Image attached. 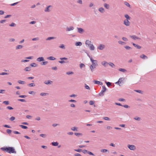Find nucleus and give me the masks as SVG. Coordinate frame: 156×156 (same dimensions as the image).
I'll use <instances>...</instances> for the list:
<instances>
[{
  "instance_id": "1",
  "label": "nucleus",
  "mask_w": 156,
  "mask_h": 156,
  "mask_svg": "<svg viewBox=\"0 0 156 156\" xmlns=\"http://www.w3.org/2000/svg\"><path fill=\"white\" fill-rule=\"evenodd\" d=\"M1 150L2 151H5L6 152L9 153H16V151L15 150L14 148L12 147H3L1 148Z\"/></svg>"
},
{
  "instance_id": "2",
  "label": "nucleus",
  "mask_w": 156,
  "mask_h": 156,
  "mask_svg": "<svg viewBox=\"0 0 156 156\" xmlns=\"http://www.w3.org/2000/svg\"><path fill=\"white\" fill-rule=\"evenodd\" d=\"M87 55L90 58V60L92 63V65L93 66H98V61L97 60H94L92 58L90 57V56L88 54H87Z\"/></svg>"
},
{
  "instance_id": "3",
  "label": "nucleus",
  "mask_w": 156,
  "mask_h": 156,
  "mask_svg": "<svg viewBox=\"0 0 156 156\" xmlns=\"http://www.w3.org/2000/svg\"><path fill=\"white\" fill-rule=\"evenodd\" d=\"M53 9V6L49 5L47 6L45 9L44 11L45 12H49Z\"/></svg>"
},
{
  "instance_id": "4",
  "label": "nucleus",
  "mask_w": 156,
  "mask_h": 156,
  "mask_svg": "<svg viewBox=\"0 0 156 156\" xmlns=\"http://www.w3.org/2000/svg\"><path fill=\"white\" fill-rule=\"evenodd\" d=\"M106 88L105 86H102V90L99 93V95L100 96H102L104 95V93L106 91Z\"/></svg>"
},
{
  "instance_id": "5",
  "label": "nucleus",
  "mask_w": 156,
  "mask_h": 156,
  "mask_svg": "<svg viewBox=\"0 0 156 156\" xmlns=\"http://www.w3.org/2000/svg\"><path fill=\"white\" fill-rule=\"evenodd\" d=\"M127 147L131 150H134L136 149V147L134 145L128 144Z\"/></svg>"
},
{
  "instance_id": "6",
  "label": "nucleus",
  "mask_w": 156,
  "mask_h": 156,
  "mask_svg": "<svg viewBox=\"0 0 156 156\" xmlns=\"http://www.w3.org/2000/svg\"><path fill=\"white\" fill-rule=\"evenodd\" d=\"M105 48V45L104 44H101L99 46L97 47V49L100 50H102Z\"/></svg>"
},
{
  "instance_id": "7",
  "label": "nucleus",
  "mask_w": 156,
  "mask_h": 156,
  "mask_svg": "<svg viewBox=\"0 0 156 156\" xmlns=\"http://www.w3.org/2000/svg\"><path fill=\"white\" fill-rule=\"evenodd\" d=\"M124 24L126 26H129L130 24V22L127 20L124 21Z\"/></svg>"
},
{
  "instance_id": "8",
  "label": "nucleus",
  "mask_w": 156,
  "mask_h": 156,
  "mask_svg": "<svg viewBox=\"0 0 156 156\" xmlns=\"http://www.w3.org/2000/svg\"><path fill=\"white\" fill-rule=\"evenodd\" d=\"M78 32L80 34H83L84 32V30L83 29L81 28H77Z\"/></svg>"
},
{
  "instance_id": "9",
  "label": "nucleus",
  "mask_w": 156,
  "mask_h": 156,
  "mask_svg": "<svg viewBox=\"0 0 156 156\" xmlns=\"http://www.w3.org/2000/svg\"><path fill=\"white\" fill-rule=\"evenodd\" d=\"M66 31H70L71 30H73L74 29V28L73 27L70 26L69 27H66Z\"/></svg>"
},
{
  "instance_id": "10",
  "label": "nucleus",
  "mask_w": 156,
  "mask_h": 156,
  "mask_svg": "<svg viewBox=\"0 0 156 156\" xmlns=\"http://www.w3.org/2000/svg\"><path fill=\"white\" fill-rule=\"evenodd\" d=\"M37 61L38 62H41V61H43L44 60V58L43 57H41L38 58H37Z\"/></svg>"
},
{
  "instance_id": "11",
  "label": "nucleus",
  "mask_w": 156,
  "mask_h": 156,
  "mask_svg": "<svg viewBox=\"0 0 156 156\" xmlns=\"http://www.w3.org/2000/svg\"><path fill=\"white\" fill-rule=\"evenodd\" d=\"M89 48L90 50L93 51L95 49V47L92 44H91L89 45Z\"/></svg>"
},
{
  "instance_id": "12",
  "label": "nucleus",
  "mask_w": 156,
  "mask_h": 156,
  "mask_svg": "<svg viewBox=\"0 0 156 156\" xmlns=\"http://www.w3.org/2000/svg\"><path fill=\"white\" fill-rule=\"evenodd\" d=\"M98 11L101 13H103L105 12L104 9L103 7H100L98 9Z\"/></svg>"
},
{
  "instance_id": "13",
  "label": "nucleus",
  "mask_w": 156,
  "mask_h": 156,
  "mask_svg": "<svg viewBox=\"0 0 156 156\" xmlns=\"http://www.w3.org/2000/svg\"><path fill=\"white\" fill-rule=\"evenodd\" d=\"M23 47V46L21 45H17L16 47V49L18 50L19 49H22Z\"/></svg>"
},
{
  "instance_id": "14",
  "label": "nucleus",
  "mask_w": 156,
  "mask_h": 156,
  "mask_svg": "<svg viewBox=\"0 0 156 156\" xmlns=\"http://www.w3.org/2000/svg\"><path fill=\"white\" fill-rule=\"evenodd\" d=\"M130 37L134 40H136V39H140V38L138 37L135 35L130 36Z\"/></svg>"
},
{
  "instance_id": "15",
  "label": "nucleus",
  "mask_w": 156,
  "mask_h": 156,
  "mask_svg": "<svg viewBox=\"0 0 156 156\" xmlns=\"http://www.w3.org/2000/svg\"><path fill=\"white\" fill-rule=\"evenodd\" d=\"M140 57L141 58H142L144 59H147L148 58L144 54H142V55H141L140 56Z\"/></svg>"
},
{
  "instance_id": "16",
  "label": "nucleus",
  "mask_w": 156,
  "mask_h": 156,
  "mask_svg": "<svg viewBox=\"0 0 156 156\" xmlns=\"http://www.w3.org/2000/svg\"><path fill=\"white\" fill-rule=\"evenodd\" d=\"M91 41L89 40H87L85 42V44L87 45L88 46H89V45L91 44Z\"/></svg>"
},
{
  "instance_id": "17",
  "label": "nucleus",
  "mask_w": 156,
  "mask_h": 156,
  "mask_svg": "<svg viewBox=\"0 0 156 156\" xmlns=\"http://www.w3.org/2000/svg\"><path fill=\"white\" fill-rule=\"evenodd\" d=\"M31 68L30 67H26L24 69V70L25 71H30L31 70Z\"/></svg>"
},
{
  "instance_id": "18",
  "label": "nucleus",
  "mask_w": 156,
  "mask_h": 156,
  "mask_svg": "<svg viewBox=\"0 0 156 156\" xmlns=\"http://www.w3.org/2000/svg\"><path fill=\"white\" fill-rule=\"evenodd\" d=\"M94 82V83L95 84H98L100 85H102L103 84V83L102 82L99 81H98L97 80H95Z\"/></svg>"
},
{
  "instance_id": "19",
  "label": "nucleus",
  "mask_w": 156,
  "mask_h": 156,
  "mask_svg": "<svg viewBox=\"0 0 156 156\" xmlns=\"http://www.w3.org/2000/svg\"><path fill=\"white\" fill-rule=\"evenodd\" d=\"M52 82V81L50 80H48V81H44V83L48 85L51 84V83Z\"/></svg>"
},
{
  "instance_id": "20",
  "label": "nucleus",
  "mask_w": 156,
  "mask_h": 156,
  "mask_svg": "<svg viewBox=\"0 0 156 156\" xmlns=\"http://www.w3.org/2000/svg\"><path fill=\"white\" fill-rule=\"evenodd\" d=\"M51 144L53 146H56L58 145L59 144L57 142H53Z\"/></svg>"
},
{
  "instance_id": "21",
  "label": "nucleus",
  "mask_w": 156,
  "mask_h": 156,
  "mask_svg": "<svg viewBox=\"0 0 156 156\" xmlns=\"http://www.w3.org/2000/svg\"><path fill=\"white\" fill-rule=\"evenodd\" d=\"M104 7L107 9H108L109 8V5L107 3H105L104 4Z\"/></svg>"
},
{
  "instance_id": "22",
  "label": "nucleus",
  "mask_w": 156,
  "mask_h": 156,
  "mask_svg": "<svg viewBox=\"0 0 156 156\" xmlns=\"http://www.w3.org/2000/svg\"><path fill=\"white\" fill-rule=\"evenodd\" d=\"M119 70L123 73H125L127 72V70L126 69L122 68H119Z\"/></svg>"
},
{
  "instance_id": "23",
  "label": "nucleus",
  "mask_w": 156,
  "mask_h": 156,
  "mask_svg": "<svg viewBox=\"0 0 156 156\" xmlns=\"http://www.w3.org/2000/svg\"><path fill=\"white\" fill-rule=\"evenodd\" d=\"M101 64L102 65L105 67L106 66V65L108 64V63L107 62L105 61L102 62Z\"/></svg>"
},
{
  "instance_id": "24",
  "label": "nucleus",
  "mask_w": 156,
  "mask_h": 156,
  "mask_svg": "<svg viewBox=\"0 0 156 156\" xmlns=\"http://www.w3.org/2000/svg\"><path fill=\"white\" fill-rule=\"evenodd\" d=\"M125 80V78L124 77H121L119 78V82L121 83L123 81Z\"/></svg>"
},
{
  "instance_id": "25",
  "label": "nucleus",
  "mask_w": 156,
  "mask_h": 156,
  "mask_svg": "<svg viewBox=\"0 0 156 156\" xmlns=\"http://www.w3.org/2000/svg\"><path fill=\"white\" fill-rule=\"evenodd\" d=\"M75 44L76 46H80L82 44V43L80 42H76L75 43Z\"/></svg>"
},
{
  "instance_id": "26",
  "label": "nucleus",
  "mask_w": 156,
  "mask_h": 156,
  "mask_svg": "<svg viewBox=\"0 0 156 156\" xmlns=\"http://www.w3.org/2000/svg\"><path fill=\"white\" fill-rule=\"evenodd\" d=\"M55 38V37H48L46 39V40L47 41H49L52 39H54Z\"/></svg>"
},
{
  "instance_id": "27",
  "label": "nucleus",
  "mask_w": 156,
  "mask_h": 156,
  "mask_svg": "<svg viewBox=\"0 0 156 156\" xmlns=\"http://www.w3.org/2000/svg\"><path fill=\"white\" fill-rule=\"evenodd\" d=\"M48 59L51 60H55L56 58L53 56H50L48 58Z\"/></svg>"
},
{
  "instance_id": "28",
  "label": "nucleus",
  "mask_w": 156,
  "mask_h": 156,
  "mask_svg": "<svg viewBox=\"0 0 156 156\" xmlns=\"http://www.w3.org/2000/svg\"><path fill=\"white\" fill-rule=\"evenodd\" d=\"M3 103L6 105L9 104V101H4L3 102Z\"/></svg>"
},
{
  "instance_id": "29",
  "label": "nucleus",
  "mask_w": 156,
  "mask_h": 156,
  "mask_svg": "<svg viewBox=\"0 0 156 156\" xmlns=\"http://www.w3.org/2000/svg\"><path fill=\"white\" fill-rule=\"evenodd\" d=\"M18 82L19 84H25L26 83L24 81H23L21 80H18Z\"/></svg>"
},
{
  "instance_id": "30",
  "label": "nucleus",
  "mask_w": 156,
  "mask_h": 156,
  "mask_svg": "<svg viewBox=\"0 0 156 156\" xmlns=\"http://www.w3.org/2000/svg\"><path fill=\"white\" fill-rule=\"evenodd\" d=\"M77 129H78L76 127H72L71 128V129L73 131H78Z\"/></svg>"
},
{
  "instance_id": "31",
  "label": "nucleus",
  "mask_w": 156,
  "mask_h": 156,
  "mask_svg": "<svg viewBox=\"0 0 156 156\" xmlns=\"http://www.w3.org/2000/svg\"><path fill=\"white\" fill-rule=\"evenodd\" d=\"M19 126L24 129H27L28 128L27 126L23 125H19Z\"/></svg>"
},
{
  "instance_id": "32",
  "label": "nucleus",
  "mask_w": 156,
  "mask_h": 156,
  "mask_svg": "<svg viewBox=\"0 0 156 156\" xmlns=\"http://www.w3.org/2000/svg\"><path fill=\"white\" fill-rule=\"evenodd\" d=\"M30 66L32 67H35L37 66V65L35 63H32L30 64Z\"/></svg>"
},
{
  "instance_id": "33",
  "label": "nucleus",
  "mask_w": 156,
  "mask_h": 156,
  "mask_svg": "<svg viewBox=\"0 0 156 156\" xmlns=\"http://www.w3.org/2000/svg\"><path fill=\"white\" fill-rule=\"evenodd\" d=\"M125 17L126 19V20H130V17L129 16V15L127 14L125 15Z\"/></svg>"
},
{
  "instance_id": "34",
  "label": "nucleus",
  "mask_w": 156,
  "mask_h": 156,
  "mask_svg": "<svg viewBox=\"0 0 156 156\" xmlns=\"http://www.w3.org/2000/svg\"><path fill=\"white\" fill-rule=\"evenodd\" d=\"M48 63V62L47 61H44L43 62L41 63V65H45L47 64Z\"/></svg>"
},
{
  "instance_id": "35",
  "label": "nucleus",
  "mask_w": 156,
  "mask_h": 156,
  "mask_svg": "<svg viewBox=\"0 0 156 156\" xmlns=\"http://www.w3.org/2000/svg\"><path fill=\"white\" fill-rule=\"evenodd\" d=\"M75 135H76L77 136H82V134L80 133H74Z\"/></svg>"
},
{
  "instance_id": "36",
  "label": "nucleus",
  "mask_w": 156,
  "mask_h": 156,
  "mask_svg": "<svg viewBox=\"0 0 156 156\" xmlns=\"http://www.w3.org/2000/svg\"><path fill=\"white\" fill-rule=\"evenodd\" d=\"M134 119H135V120H136L137 121H139L140 120V118L137 117V116H136V117H135L134 118Z\"/></svg>"
},
{
  "instance_id": "37",
  "label": "nucleus",
  "mask_w": 156,
  "mask_h": 156,
  "mask_svg": "<svg viewBox=\"0 0 156 156\" xmlns=\"http://www.w3.org/2000/svg\"><path fill=\"white\" fill-rule=\"evenodd\" d=\"M66 74L67 75H72L73 74H74V73L72 71H69L66 72Z\"/></svg>"
},
{
  "instance_id": "38",
  "label": "nucleus",
  "mask_w": 156,
  "mask_h": 156,
  "mask_svg": "<svg viewBox=\"0 0 156 156\" xmlns=\"http://www.w3.org/2000/svg\"><path fill=\"white\" fill-rule=\"evenodd\" d=\"M118 43L119 44H122V45H123V44H126L125 42H123L121 41H119Z\"/></svg>"
},
{
  "instance_id": "39",
  "label": "nucleus",
  "mask_w": 156,
  "mask_h": 156,
  "mask_svg": "<svg viewBox=\"0 0 156 156\" xmlns=\"http://www.w3.org/2000/svg\"><path fill=\"white\" fill-rule=\"evenodd\" d=\"M108 150L107 149H101V152H103V153H105V152H106L107 151H108Z\"/></svg>"
},
{
  "instance_id": "40",
  "label": "nucleus",
  "mask_w": 156,
  "mask_h": 156,
  "mask_svg": "<svg viewBox=\"0 0 156 156\" xmlns=\"http://www.w3.org/2000/svg\"><path fill=\"white\" fill-rule=\"evenodd\" d=\"M28 85L30 87H34L35 86V85L34 83H30Z\"/></svg>"
},
{
  "instance_id": "41",
  "label": "nucleus",
  "mask_w": 156,
  "mask_h": 156,
  "mask_svg": "<svg viewBox=\"0 0 156 156\" xmlns=\"http://www.w3.org/2000/svg\"><path fill=\"white\" fill-rule=\"evenodd\" d=\"M105 83L106 84L107 86L108 87L110 86L111 85V83L110 82H107L106 81H105Z\"/></svg>"
},
{
  "instance_id": "42",
  "label": "nucleus",
  "mask_w": 156,
  "mask_h": 156,
  "mask_svg": "<svg viewBox=\"0 0 156 156\" xmlns=\"http://www.w3.org/2000/svg\"><path fill=\"white\" fill-rule=\"evenodd\" d=\"M9 74V73H5L3 72L0 73V75H8Z\"/></svg>"
},
{
  "instance_id": "43",
  "label": "nucleus",
  "mask_w": 156,
  "mask_h": 156,
  "mask_svg": "<svg viewBox=\"0 0 156 156\" xmlns=\"http://www.w3.org/2000/svg\"><path fill=\"white\" fill-rule=\"evenodd\" d=\"M90 69L91 71L92 72H93L94 70L93 66L92 65H91L90 66Z\"/></svg>"
},
{
  "instance_id": "44",
  "label": "nucleus",
  "mask_w": 156,
  "mask_h": 156,
  "mask_svg": "<svg viewBox=\"0 0 156 156\" xmlns=\"http://www.w3.org/2000/svg\"><path fill=\"white\" fill-rule=\"evenodd\" d=\"M74 151L78 152H80L82 151V150L81 149H75Z\"/></svg>"
},
{
  "instance_id": "45",
  "label": "nucleus",
  "mask_w": 156,
  "mask_h": 156,
  "mask_svg": "<svg viewBox=\"0 0 156 156\" xmlns=\"http://www.w3.org/2000/svg\"><path fill=\"white\" fill-rule=\"evenodd\" d=\"M108 64L109 66L112 67H113V66H115L114 64L111 62H110L109 63H108Z\"/></svg>"
},
{
  "instance_id": "46",
  "label": "nucleus",
  "mask_w": 156,
  "mask_h": 156,
  "mask_svg": "<svg viewBox=\"0 0 156 156\" xmlns=\"http://www.w3.org/2000/svg\"><path fill=\"white\" fill-rule=\"evenodd\" d=\"M77 3L80 4H83V2L82 0H77Z\"/></svg>"
},
{
  "instance_id": "47",
  "label": "nucleus",
  "mask_w": 156,
  "mask_h": 156,
  "mask_svg": "<svg viewBox=\"0 0 156 156\" xmlns=\"http://www.w3.org/2000/svg\"><path fill=\"white\" fill-rule=\"evenodd\" d=\"M104 119L106 120H110V119L108 117H105L103 118Z\"/></svg>"
},
{
  "instance_id": "48",
  "label": "nucleus",
  "mask_w": 156,
  "mask_h": 156,
  "mask_svg": "<svg viewBox=\"0 0 156 156\" xmlns=\"http://www.w3.org/2000/svg\"><path fill=\"white\" fill-rule=\"evenodd\" d=\"M59 47L62 49H65V46L62 44H61V45L59 46Z\"/></svg>"
},
{
  "instance_id": "49",
  "label": "nucleus",
  "mask_w": 156,
  "mask_h": 156,
  "mask_svg": "<svg viewBox=\"0 0 156 156\" xmlns=\"http://www.w3.org/2000/svg\"><path fill=\"white\" fill-rule=\"evenodd\" d=\"M68 62H66L64 61H62V60L58 61V62H59V63H61V64H63V63H65Z\"/></svg>"
},
{
  "instance_id": "50",
  "label": "nucleus",
  "mask_w": 156,
  "mask_h": 156,
  "mask_svg": "<svg viewBox=\"0 0 156 156\" xmlns=\"http://www.w3.org/2000/svg\"><path fill=\"white\" fill-rule=\"evenodd\" d=\"M124 48L126 49H127V50H129V49H131V48L129 46H125L124 47Z\"/></svg>"
},
{
  "instance_id": "51",
  "label": "nucleus",
  "mask_w": 156,
  "mask_h": 156,
  "mask_svg": "<svg viewBox=\"0 0 156 156\" xmlns=\"http://www.w3.org/2000/svg\"><path fill=\"white\" fill-rule=\"evenodd\" d=\"M19 3V2H17L11 4L10 5L11 6H15V5H17V4H18Z\"/></svg>"
},
{
  "instance_id": "52",
  "label": "nucleus",
  "mask_w": 156,
  "mask_h": 156,
  "mask_svg": "<svg viewBox=\"0 0 156 156\" xmlns=\"http://www.w3.org/2000/svg\"><path fill=\"white\" fill-rule=\"evenodd\" d=\"M39 40V38L38 37L33 38L32 39L33 41H38Z\"/></svg>"
},
{
  "instance_id": "53",
  "label": "nucleus",
  "mask_w": 156,
  "mask_h": 156,
  "mask_svg": "<svg viewBox=\"0 0 156 156\" xmlns=\"http://www.w3.org/2000/svg\"><path fill=\"white\" fill-rule=\"evenodd\" d=\"M68 59V58H66V57L60 58V59L61 60H66Z\"/></svg>"
},
{
  "instance_id": "54",
  "label": "nucleus",
  "mask_w": 156,
  "mask_h": 156,
  "mask_svg": "<svg viewBox=\"0 0 156 156\" xmlns=\"http://www.w3.org/2000/svg\"><path fill=\"white\" fill-rule=\"evenodd\" d=\"M9 25L11 27H15L16 26V24L15 23H12L11 24H9Z\"/></svg>"
},
{
  "instance_id": "55",
  "label": "nucleus",
  "mask_w": 156,
  "mask_h": 156,
  "mask_svg": "<svg viewBox=\"0 0 156 156\" xmlns=\"http://www.w3.org/2000/svg\"><path fill=\"white\" fill-rule=\"evenodd\" d=\"M85 65L83 63H81L80 64V68H82L83 67H85Z\"/></svg>"
},
{
  "instance_id": "56",
  "label": "nucleus",
  "mask_w": 156,
  "mask_h": 156,
  "mask_svg": "<svg viewBox=\"0 0 156 156\" xmlns=\"http://www.w3.org/2000/svg\"><path fill=\"white\" fill-rule=\"evenodd\" d=\"M40 136L44 138L46 136V135L44 134H41L40 135Z\"/></svg>"
},
{
  "instance_id": "57",
  "label": "nucleus",
  "mask_w": 156,
  "mask_h": 156,
  "mask_svg": "<svg viewBox=\"0 0 156 156\" xmlns=\"http://www.w3.org/2000/svg\"><path fill=\"white\" fill-rule=\"evenodd\" d=\"M47 94L46 93H41L40 94V95L42 96H45Z\"/></svg>"
},
{
  "instance_id": "58",
  "label": "nucleus",
  "mask_w": 156,
  "mask_h": 156,
  "mask_svg": "<svg viewBox=\"0 0 156 156\" xmlns=\"http://www.w3.org/2000/svg\"><path fill=\"white\" fill-rule=\"evenodd\" d=\"M18 101H21V102H26V101L24 99H18Z\"/></svg>"
},
{
  "instance_id": "59",
  "label": "nucleus",
  "mask_w": 156,
  "mask_h": 156,
  "mask_svg": "<svg viewBox=\"0 0 156 156\" xmlns=\"http://www.w3.org/2000/svg\"><path fill=\"white\" fill-rule=\"evenodd\" d=\"M135 91L136 92H138V93H141L142 94L143 92V91L141 90H135Z\"/></svg>"
},
{
  "instance_id": "60",
  "label": "nucleus",
  "mask_w": 156,
  "mask_h": 156,
  "mask_svg": "<svg viewBox=\"0 0 156 156\" xmlns=\"http://www.w3.org/2000/svg\"><path fill=\"white\" fill-rule=\"evenodd\" d=\"M85 87L87 89L90 90V87L88 86L86 84H85Z\"/></svg>"
},
{
  "instance_id": "61",
  "label": "nucleus",
  "mask_w": 156,
  "mask_h": 156,
  "mask_svg": "<svg viewBox=\"0 0 156 156\" xmlns=\"http://www.w3.org/2000/svg\"><path fill=\"white\" fill-rule=\"evenodd\" d=\"M15 119V118L14 117L12 116L10 118V120L11 121H13Z\"/></svg>"
},
{
  "instance_id": "62",
  "label": "nucleus",
  "mask_w": 156,
  "mask_h": 156,
  "mask_svg": "<svg viewBox=\"0 0 156 156\" xmlns=\"http://www.w3.org/2000/svg\"><path fill=\"white\" fill-rule=\"evenodd\" d=\"M6 132L8 133L9 134L11 133L12 130L9 129H7L6 130Z\"/></svg>"
},
{
  "instance_id": "63",
  "label": "nucleus",
  "mask_w": 156,
  "mask_h": 156,
  "mask_svg": "<svg viewBox=\"0 0 156 156\" xmlns=\"http://www.w3.org/2000/svg\"><path fill=\"white\" fill-rule=\"evenodd\" d=\"M5 21H6L5 20H2L0 21V23H5Z\"/></svg>"
},
{
  "instance_id": "64",
  "label": "nucleus",
  "mask_w": 156,
  "mask_h": 156,
  "mask_svg": "<svg viewBox=\"0 0 156 156\" xmlns=\"http://www.w3.org/2000/svg\"><path fill=\"white\" fill-rule=\"evenodd\" d=\"M74 156H81L80 154L79 153H77L74 154Z\"/></svg>"
}]
</instances>
